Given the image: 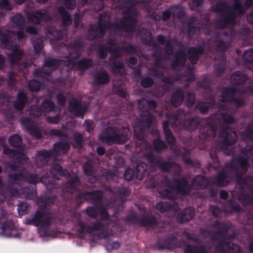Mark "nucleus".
Masks as SVG:
<instances>
[{"instance_id":"nucleus-64","label":"nucleus","mask_w":253,"mask_h":253,"mask_svg":"<svg viewBox=\"0 0 253 253\" xmlns=\"http://www.w3.org/2000/svg\"><path fill=\"white\" fill-rule=\"evenodd\" d=\"M253 135V126L249 124L245 128L244 131L242 133L241 136L243 140H251Z\"/></svg>"},{"instance_id":"nucleus-12","label":"nucleus","mask_w":253,"mask_h":253,"mask_svg":"<svg viewBox=\"0 0 253 253\" xmlns=\"http://www.w3.org/2000/svg\"><path fill=\"white\" fill-rule=\"evenodd\" d=\"M176 194L182 196H188L191 190L190 185L187 180L184 177L175 178L172 180Z\"/></svg>"},{"instance_id":"nucleus-4","label":"nucleus","mask_w":253,"mask_h":253,"mask_svg":"<svg viewBox=\"0 0 253 253\" xmlns=\"http://www.w3.org/2000/svg\"><path fill=\"white\" fill-rule=\"evenodd\" d=\"M54 171H56L59 175L68 179L65 183V189L62 193V196L65 200L72 198L75 192H80L81 181L78 175L71 176L66 169H63L59 164L56 163L53 165L52 167L51 174Z\"/></svg>"},{"instance_id":"nucleus-17","label":"nucleus","mask_w":253,"mask_h":253,"mask_svg":"<svg viewBox=\"0 0 253 253\" xmlns=\"http://www.w3.org/2000/svg\"><path fill=\"white\" fill-rule=\"evenodd\" d=\"M91 225L89 227L90 230V234L95 231H100V233L94 234L93 236V238L98 240L101 239H106L108 237V232L105 231V225L103 223L99 221H96L91 223Z\"/></svg>"},{"instance_id":"nucleus-28","label":"nucleus","mask_w":253,"mask_h":253,"mask_svg":"<svg viewBox=\"0 0 253 253\" xmlns=\"http://www.w3.org/2000/svg\"><path fill=\"white\" fill-rule=\"evenodd\" d=\"M70 148L69 143L65 139H60L53 145V150L58 155L65 154L68 152Z\"/></svg>"},{"instance_id":"nucleus-38","label":"nucleus","mask_w":253,"mask_h":253,"mask_svg":"<svg viewBox=\"0 0 253 253\" xmlns=\"http://www.w3.org/2000/svg\"><path fill=\"white\" fill-rule=\"evenodd\" d=\"M85 44L82 39H77L71 41L67 44V48L73 53L82 52Z\"/></svg>"},{"instance_id":"nucleus-15","label":"nucleus","mask_w":253,"mask_h":253,"mask_svg":"<svg viewBox=\"0 0 253 253\" xmlns=\"http://www.w3.org/2000/svg\"><path fill=\"white\" fill-rule=\"evenodd\" d=\"M69 109L71 113L74 112L76 117L83 118L86 111V107L83 106L80 100L72 98L69 103Z\"/></svg>"},{"instance_id":"nucleus-10","label":"nucleus","mask_w":253,"mask_h":253,"mask_svg":"<svg viewBox=\"0 0 253 253\" xmlns=\"http://www.w3.org/2000/svg\"><path fill=\"white\" fill-rule=\"evenodd\" d=\"M162 185L159 187L158 193L163 199L174 201L177 199L172 180L166 177L162 181Z\"/></svg>"},{"instance_id":"nucleus-37","label":"nucleus","mask_w":253,"mask_h":253,"mask_svg":"<svg viewBox=\"0 0 253 253\" xmlns=\"http://www.w3.org/2000/svg\"><path fill=\"white\" fill-rule=\"evenodd\" d=\"M247 80V75L240 71H236L234 72L230 76L231 84L235 85H241Z\"/></svg>"},{"instance_id":"nucleus-41","label":"nucleus","mask_w":253,"mask_h":253,"mask_svg":"<svg viewBox=\"0 0 253 253\" xmlns=\"http://www.w3.org/2000/svg\"><path fill=\"white\" fill-rule=\"evenodd\" d=\"M58 13L61 16L64 27H67L72 24V18L64 6H59L58 8Z\"/></svg>"},{"instance_id":"nucleus-56","label":"nucleus","mask_w":253,"mask_h":253,"mask_svg":"<svg viewBox=\"0 0 253 253\" xmlns=\"http://www.w3.org/2000/svg\"><path fill=\"white\" fill-rule=\"evenodd\" d=\"M9 142L13 147L18 148L19 150H21L22 139L19 135L17 134L12 135L9 137Z\"/></svg>"},{"instance_id":"nucleus-33","label":"nucleus","mask_w":253,"mask_h":253,"mask_svg":"<svg viewBox=\"0 0 253 253\" xmlns=\"http://www.w3.org/2000/svg\"><path fill=\"white\" fill-rule=\"evenodd\" d=\"M93 65V60L91 58L84 57L73 63V66L77 68L81 72H84Z\"/></svg>"},{"instance_id":"nucleus-57","label":"nucleus","mask_w":253,"mask_h":253,"mask_svg":"<svg viewBox=\"0 0 253 253\" xmlns=\"http://www.w3.org/2000/svg\"><path fill=\"white\" fill-rule=\"evenodd\" d=\"M79 193L76 196L75 200L78 206H80L85 201H89V191L78 192Z\"/></svg>"},{"instance_id":"nucleus-50","label":"nucleus","mask_w":253,"mask_h":253,"mask_svg":"<svg viewBox=\"0 0 253 253\" xmlns=\"http://www.w3.org/2000/svg\"><path fill=\"white\" fill-rule=\"evenodd\" d=\"M153 146L155 151L160 153L168 149L167 144L160 138H156L153 141Z\"/></svg>"},{"instance_id":"nucleus-27","label":"nucleus","mask_w":253,"mask_h":253,"mask_svg":"<svg viewBox=\"0 0 253 253\" xmlns=\"http://www.w3.org/2000/svg\"><path fill=\"white\" fill-rule=\"evenodd\" d=\"M162 127L165 134V140L170 147L175 146L176 140L169 128V121L165 120L162 122Z\"/></svg>"},{"instance_id":"nucleus-2","label":"nucleus","mask_w":253,"mask_h":253,"mask_svg":"<svg viewBox=\"0 0 253 253\" xmlns=\"http://www.w3.org/2000/svg\"><path fill=\"white\" fill-rule=\"evenodd\" d=\"M117 1L121 6L126 8L123 12V17L119 24H115L116 27L122 31L134 33L136 28L137 19L135 17L137 15V11L135 8L138 0H113Z\"/></svg>"},{"instance_id":"nucleus-9","label":"nucleus","mask_w":253,"mask_h":253,"mask_svg":"<svg viewBox=\"0 0 253 253\" xmlns=\"http://www.w3.org/2000/svg\"><path fill=\"white\" fill-rule=\"evenodd\" d=\"M9 168L11 171L9 173V177L15 181H28L32 183V174L27 175L26 169L23 166H18L15 163H11Z\"/></svg>"},{"instance_id":"nucleus-14","label":"nucleus","mask_w":253,"mask_h":253,"mask_svg":"<svg viewBox=\"0 0 253 253\" xmlns=\"http://www.w3.org/2000/svg\"><path fill=\"white\" fill-rule=\"evenodd\" d=\"M205 47V43L197 46H192L189 48L187 51V57L192 65L197 64L200 57L203 55Z\"/></svg>"},{"instance_id":"nucleus-22","label":"nucleus","mask_w":253,"mask_h":253,"mask_svg":"<svg viewBox=\"0 0 253 253\" xmlns=\"http://www.w3.org/2000/svg\"><path fill=\"white\" fill-rule=\"evenodd\" d=\"M212 183L218 187H224L228 185L230 180L225 169L220 170L214 177Z\"/></svg>"},{"instance_id":"nucleus-16","label":"nucleus","mask_w":253,"mask_h":253,"mask_svg":"<svg viewBox=\"0 0 253 253\" xmlns=\"http://www.w3.org/2000/svg\"><path fill=\"white\" fill-rule=\"evenodd\" d=\"M61 61L60 59L57 58H46L42 68V72L46 75H50L59 67Z\"/></svg>"},{"instance_id":"nucleus-39","label":"nucleus","mask_w":253,"mask_h":253,"mask_svg":"<svg viewBox=\"0 0 253 253\" xmlns=\"http://www.w3.org/2000/svg\"><path fill=\"white\" fill-rule=\"evenodd\" d=\"M104 192L102 190L97 189L89 191V200L91 201L95 205L101 206Z\"/></svg>"},{"instance_id":"nucleus-52","label":"nucleus","mask_w":253,"mask_h":253,"mask_svg":"<svg viewBox=\"0 0 253 253\" xmlns=\"http://www.w3.org/2000/svg\"><path fill=\"white\" fill-rule=\"evenodd\" d=\"M12 23L18 29H22L25 27L26 20L25 17L21 14L16 13L11 18Z\"/></svg>"},{"instance_id":"nucleus-24","label":"nucleus","mask_w":253,"mask_h":253,"mask_svg":"<svg viewBox=\"0 0 253 253\" xmlns=\"http://www.w3.org/2000/svg\"><path fill=\"white\" fill-rule=\"evenodd\" d=\"M211 46L215 51L224 52L228 47V43L224 41L219 35L216 34L212 38Z\"/></svg>"},{"instance_id":"nucleus-59","label":"nucleus","mask_w":253,"mask_h":253,"mask_svg":"<svg viewBox=\"0 0 253 253\" xmlns=\"http://www.w3.org/2000/svg\"><path fill=\"white\" fill-rule=\"evenodd\" d=\"M189 152L185 151L181 156V159L184 163L187 166L199 167L200 164L198 160H193L189 156Z\"/></svg>"},{"instance_id":"nucleus-51","label":"nucleus","mask_w":253,"mask_h":253,"mask_svg":"<svg viewBox=\"0 0 253 253\" xmlns=\"http://www.w3.org/2000/svg\"><path fill=\"white\" fill-rule=\"evenodd\" d=\"M86 38L89 41H94L96 38H100L97 25L93 24L89 27L86 34Z\"/></svg>"},{"instance_id":"nucleus-11","label":"nucleus","mask_w":253,"mask_h":253,"mask_svg":"<svg viewBox=\"0 0 253 253\" xmlns=\"http://www.w3.org/2000/svg\"><path fill=\"white\" fill-rule=\"evenodd\" d=\"M237 16V13L232 11L222 13L215 21L216 27L219 29H223L229 26L234 25Z\"/></svg>"},{"instance_id":"nucleus-23","label":"nucleus","mask_w":253,"mask_h":253,"mask_svg":"<svg viewBox=\"0 0 253 253\" xmlns=\"http://www.w3.org/2000/svg\"><path fill=\"white\" fill-rule=\"evenodd\" d=\"M14 225L11 221H6L2 223L1 227V234L9 238H19V233L15 232Z\"/></svg>"},{"instance_id":"nucleus-5","label":"nucleus","mask_w":253,"mask_h":253,"mask_svg":"<svg viewBox=\"0 0 253 253\" xmlns=\"http://www.w3.org/2000/svg\"><path fill=\"white\" fill-rule=\"evenodd\" d=\"M167 118L172 121V126L181 125L183 128L187 131H192L198 128L199 122L197 118L187 116L184 110L178 109L175 112L168 113Z\"/></svg>"},{"instance_id":"nucleus-60","label":"nucleus","mask_w":253,"mask_h":253,"mask_svg":"<svg viewBox=\"0 0 253 253\" xmlns=\"http://www.w3.org/2000/svg\"><path fill=\"white\" fill-rule=\"evenodd\" d=\"M109 47L105 43H101L99 45L97 53L100 59H105L107 58L108 52H109Z\"/></svg>"},{"instance_id":"nucleus-26","label":"nucleus","mask_w":253,"mask_h":253,"mask_svg":"<svg viewBox=\"0 0 253 253\" xmlns=\"http://www.w3.org/2000/svg\"><path fill=\"white\" fill-rule=\"evenodd\" d=\"M53 156L52 150H41L37 154L36 164L39 167L47 165L49 159Z\"/></svg>"},{"instance_id":"nucleus-47","label":"nucleus","mask_w":253,"mask_h":253,"mask_svg":"<svg viewBox=\"0 0 253 253\" xmlns=\"http://www.w3.org/2000/svg\"><path fill=\"white\" fill-rule=\"evenodd\" d=\"M211 8L214 13L221 14L230 9L229 5L227 2L220 0L217 1L214 4L212 5Z\"/></svg>"},{"instance_id":"nucleus-6","label":"nucleus","mask_w":253,"mask_h":253,"mask_svg":"<svg viewBox=\"0 0 253 253\" xmlns=\"http://www.w3.org/2000/svg\"><path fill=\"white\" fill-rule=\"evenodd\" d=\"M124 220L128 224L130 223L145 228H154L159 224L158 218L154 215L140 216L136 213L129 214L125 217Z\"/></svg>"},{"instance_id":"nucleus-19","label":"nucleus","mask_w":253,"mask_h":253,"mask_svg":"<svg viewBox=\"0 0 253 253\" xmlns=\"http://www.w3.org/2000/svg\"><path fill=\"white\" fill-rule=\"evenodd\" d=\"M210 184L209 178L204 175H196L191 181V187L195 190H204Z\"/></svg>"},{"instance_id":"nucleus-42","label":"nucleus","mask_w":253,"mask_h":253,"mask_svg":"<svg viewBox=\"0 0 253 253\" xmlns=\"http://www.w3.org/2000/svg\"><path fill=\"white\" fill-rule=\"evenodd\" d=\"M147 170V165L145 163H138L134 170V177L139 180H142L145 176Z\"/></svg>"},{"instance_id":"nucleus-54","label":"nucleus","mask_w":253,"mask_h":253,"mask_svg":"<svg viewBox=\"0 0 253 253\" xmlns=\"http://www.w3.org/2000/svg\"><path fill=\"white\" fill-rule=\"evenodd\" d=\"M41 109L44 112L49 113L54 110L55 105L50 99H45L41 105Z\"/></svg>"},{"instance_id":"nucleus-13","label":"nucleus","mask_w":253,"mask_h":253,"mask_svg":"<svg viewBox=\"0 0 253 253\" xmlns=\"http://www.w3.org/2000/svg\"><path fill=\"white\" fill-rule=\"evenodd\" d=\"M217 127L215 125L211 124L203 126L200 129L199 142L204 144L211 138H214L216 135Z\"/></svg>"},{"instance_id":"nucleus-25","label":"nucleus","mask_w":253,"mask_h":253,"mask_svg":"<svg viewBox=\"0 0 253 253\" xmlns=\"http://www.w3.org/2000/svg\"><path fill=\"white\" fill-rule=\"evenodd\" d=\"M28 100L27 94L23 91H19L16 95L15 100L13 102L14 109L17 111H22L25 108Z\"/></svg>"},{"instance_id":"nucleus-3","label":"nucleus","mask_w":253,"mask_h":253,"mask_svg":"<svg viewBox=\"0 0 253 253\" xmlns=\"http://www.w3.org/2000/svg\"><path fill=\"white\" fill-rule=\"evenodd\" d=\"M129 127L125 124L116 122L107 127L100 135V140L109 145L114 144H124L129 139Z\"/></svg>"},{"instance_id":"nucleus-48","label":"nucleus","mask_w":253,"mask_h":253,"mask_svg":"<svg viewBox=\"0 0 253 253\" xmlns=\"http://www.w3.org/2000/svg\"><path fill=\"white\" fill-rule=\"evenodd\" d=\"M72 140L73 143L72 144L74 148L81 149L83 148L84 143V137L82 133L77 131L74 132L72 136Z\"/></svg>"},{"instance_id":"nucleus-43","label":"nucleus","mask_w":253,"mask_h":253,"mask_svg":"<svg viewBox=\"0 0 253 253\" xmlns=\"http://www.w3.org/2000/svg\"><path fill=\"white\" fill-rule=\"evenodd\" d=\"M223 210L225 212L229 213L238 212L241 211V207L235 201L229 199L223 207Z\"/></svg>"},{"instance_id":"nucleus-20","label":"nucleus","mask_w":253,"mask_h":253,"mask_svg":"<svg viewBox=\"0 0 253 253\" xmlns=\"http://www.w3.org/2000/svg\"><path fill=\"white\" fill-rule=\"evenodd\" d=\"M145 126H140L138 128L134 129V137L137 141H141L140 146L143 149H150L152 147L151 144L145 139Z\"/></svg>"},{"instance_id":"nucleus-45","label":"nucleus","mask_w":253,"mask_h":253,"mask_svg":"<svg viewBox=\"0 0 253 253\" xmlns=\"http://www.w3.org/2000/svg\"><path fill=\"white\" fill-rule=\"evenodd\" d=\"M157 106V103L154 100H142L138 102V107L141 111H149V109L154 110Z\"/></svg>"},{"instance_id":"nucleus-40","label":"nucleus","mask_w":253,"mask_h":253,"mask_svg":"<svg viewBox=\"0 0 253 253\" xmlns=\"http://www.w3.org/2000/svg\"><path fill=\"white\" fill-rule=\"evenodd\" d=\"M140 115V121L144 124L145 127L150 128L153 126L155 118L154 115L149 111H144Z\"/></svg>"},{"instance_id":"nucleus-29","label":"nucleus","mask_w":253,"mask_h":253,"mask_svg":"<svg viewBox=\"0 0 253 253\" xmlns=\"http://www.w3.org/2000/svg\"><path fill=\"white\" fill-rule=\"evenodd\" d=\"M184 98L183 89L181 87H177L171 94L170 98L171 104L174 107H177L181 105L184 100Z\"/></svg>"},{"instance_id":"nucleus-18","label":"nucleus","mask_w":253,"mask_h":253,"mask_svg":"<svg viewBox=\"0 0 253 253\" xmlns=\"http://www.w3.org/2000/svg\"><path fill=\"white\" fill-rule=\"evenodd\" d=\"M177 239L175 236H170L165 238H159L156 242L158 249L162 250L164 249H175L177 247L176 244Z\"/></svg>"},{"instance_id":"nucleus-55","label":"nucleus","mask_w":253,"mask_h":253,"mask_svg":"<svg viewBox=\"0 0 253 253\" xmlns=\"http://www.w3.org/2000/svg\"><path fill=\"white\" fill-rule=\"evenodd\" d=\"M122 83H117L113 84V89L115 94L126 98L127 95L126 89L122 85Z\"/></svg>"},{"instance_id":"nucleus-7","label":"nucleus","mask_w":253,"mask_h":253,"mask_svg":"<svg viewBox=\"0 0 253 253\" xmlns=\"http://www.w3.org/2000/svg\"><path fill=\"white\" fill-rule=\"evenodd\" d=\"M187 239L190 240V243L182 240L185 246L184 253H209L205 244H201L200 239L197 237H192L188 234Z\"/></svg>"},{"instance_id":"nucleus-58","label":"nucleus","mask_w":253,"mask_h":253,"mask_svg":"<svg viewBox=\"0 0 253 253\" xmlns=\"http://www.w3.org/2000/svg\"><path fill=\"white\" fill-rule=\"evenodd\" d=\"M14 162L13 163H15L18 166L19 164L24 165L27 163L28 158L27 156L22 152L16 151L15 154L14 155L13 158Z\"/></svg>"},{"instance_id":"nucleus-30","label":"nucleus","mask_w":253,"mask_h":253,"mask_svg":"<svg viewBox=\"0 0 253 253\" xmlns=\"http://www.w3.org/2000/svg\"><path fill=\"white\" fill-rule=\"evenodd\" d=\"M194 215V209L190 207H187L178 213L177 219L180 223L187 222L193 218Z\"/></svg>"},{"instance_id":"nucleus-35","label":"nucleus","mask_w":253,"mask_h":253,"mask_svg":"<svg viewBox=\"0 0 253 253\" xmlns=\"http://www.w3.org/2000/svg\"><path fill=\"white\" fill-rule=\"evenodd\" d=\"M52 20L51 17L49 15L47 12H41L37 11L33 12V24L40 25L42 22H50Z\"/></svg>"},{"instance_id":"nucleus-62","label":"nucleus","mask_w":253,"mask_h":253,"mask_svg":"<svg viewBox=\"0 0 253 253\" xmlns=\"http://www.w3.org/2000/svg\"><path fill=\"white\" fill-rule=\"evenodd\" d=\"M172 207L173 205L168 202H159L156 205V209L163 213L172 210Z\"/></svg>"},{"instance_id":"nucleus-44","label":"nucleus","mask_w":253,"mask_h":253,"mask_svg":"<svg viewBox=\"0 0 253 253\" xmlns=\"http://www.w3.org/2000/svg\"><path fill=\"white\" fill-rule=\"evenodd\" d=\"M83 169L86 175H93L96 171V163L92 160H88L84 164Z\"/></svg>"},{"instance_id":"nucleus-32","label":"nucleus","mask_w":253,"mask_h":253,"mask_svg":"<svg viewBox=\"0 0 253 253\" xmlns=\"http://www.w3.org/2000/svg\"><path fill=\"white\" fill-rule=\"evenodd\" d=\"M219 150V148L217 146L211 147L210 152V156L213 163H209L208 166V169L212 168L214 170H217L220 167L219 160L217 154Z\"/></svg>"},{"instance_id":"nucleus-31","label":"nucleus","mask_w":253,"mask_h":253,"mask_svg":"<svg viewBox=\"0 0 253 253\" xmlns=\"http://www.w3.org/2000/svg\"><path fill=\"white\" fill-rule=\"evenodd\" d=\"M23 51L17 46H14L11 53L7 55L8 59L12 65L19 64L22 60Z\"/></svg>"},{"instance_id":"nucleus-1","label":"nucleus","mask_w":253,"mask_h":253,"mask_svg":"<svg viewBox=\"0 0 253 253\" xmlns=\"http://www.w3.org/2000/svg\"><path fill=\"white\" fill-rule=\"evenodd\" d=\"M56 200V197L54 195L50 197L42 195L38 199L40 211H37L33 217V224L38 227V233L41 237L50 235V227L53 222V218L50 214L49 207L53 204Z\"/></svg>"},{"instance_id":"nucleus-61","label":"nucleus","mask_w":253,"mask_h":253,"mask_svg":"<svg viewBox=\"0 0 253 253\" xmlns=\"http://www.w3.org/2000/svg\"><path fill=\"white\" fill-rule=\"evenodd\" d=\"M145 31L146 37H142V42L145 44L149 46H152L154 47L157 48L158 46L156 44L154 39L152 37V34L146 30Z\"/></svg>"},{"instance_id":"nucleus-49","label":"nucleus","mask_w":253,"mask_h":253,"mask_svg":"<svg viewBox=\"0 0 253 253\" xmlns=\"http://www.w3.org/2000/svg\"><path fill=\"white\" fill-rule=\"evenodd\" d=\"M234 2L232 5H229L230 9L232 10V11L237 13L239 16H242L246 12V9L245 8L243 4L240 0H233Z\"/></svg>"},{"instance_id":"nucleus-63","label":"nucleus","mask_w":253,"mask_h":253,"mask_svg":"<svg viewBox=\"0 0 253 253\" xmlns=\"http://www.w3.org/2000/svg\"><path fill=\"white\" fill-rule=\"evenodd\" d=\"M242 60L244 63L250 64L253 62V48L244 51L242 55Z\"/></svg>"},{"instance_id":"nucleus-36","label":"nucleus","mask_w":253,"mask_h":253,"mask_svg":"<svg viewBox=\"0 0 253 253\" xmlns=\"http://www.w3.org/2000/svg\"><path fill=\"white\" fill-rule=\"evenodd\" d=\"M155 167L160 169L163 171L169 172L172 168H180L179 165L173 161H164L161 157Z\"/></svg>"},{"instance_id":"nucleus-34","label":"nucleus","mask_w":253,"mask_h":253,"mask_svg":"<svg viewBox=\"0 0 253 253\" xmlns=\"http://www.w3.org/2000/svg\"><path fill=\"white\" fill-rule=\"evenodd\" d=\"M236 91L237 89L234 87H225L221 93L220 101L222 103H231Z\"/></svg>"},{"instance_id":"nucleus-53","label":"nucleus","mask_w":253,"mask_h":253,"mask_svg":"<svg viewBox=\"0 0 253 253\" xmlns=\"http://www.w3.org/2000/svg\"><path fill=\"white\" fill-rule=\"evenodd\" d=\"M172 15L177 19H181L185 15V12L179 4H173L170 6Z\"/></svg>"},{"instance_id":"nucleus-46","label":"nucleus","mask_w":253,"mask_h":253,"mask_svg":"<svg viewBox=\"0 0 253 253\" xmlns=\"http://www.w3.org/2000/svg\"><path fill=\"white\" fill-rule=\"evenodd\" d=\"M151 148L146 150V151L144 153V156L146 160L150 163L151 166L155 167L157 163L159 162V160L160 156L156 155L152 151Z\"/></svg>"},{"instance_id":"nucleus-8","label":"nucleus","mask_w":253,"mask_h":253,"mask_svg":"<svg viewBox=\"0 0 253 253\" xmlns=\"http://www.w3.org/2000/svg\"><path fill=\"white\" fill-rule=\"evenodd\" d=\"M221 144L223 149H226L229 146L234 144L237 139L236 129L229 126H223L219 134Z\"/></svg>"},{"instance_id":"nucleus-21","label":"nucleus","mask_w":253,"mask_h":253,"mask_svg":"<svg viewBox=\"0 0 253 253\" xmlns=\"http://www.w3.org/2000/svg\"><path fill=\"white\" fill-rule=\"evenodd\" d=\"M110 81L109 74L105 71H99L93 76V83L95 86H99L108 84Z\"/></svg>"}]
</instances>
